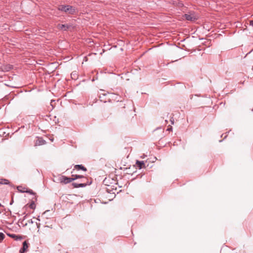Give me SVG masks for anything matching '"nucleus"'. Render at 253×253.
Instances as JSON below:
<instances>
[{
	"mask_svg": "<svg viewBox=\"0 0 253 253\" xmlns=\"http://www.w3.org/2000/svg\"><path fill=\"white\" fill-rule=\"evenodd\" d=\"M250 25H251L253 27V20H251L250 21Z\"/></svg>",
	"mask_w": 253,
	"mask_h": 253,
	"instance_id": "nucleus-17",
	"label": "nucleus"
},
{
	"mask_svg": "<svg viewBox=\"0 0 253 253\" xmlns=\"http://www.w3.org/2000/svg\"><path fill=\"white\" fill-rule=\"evenodd\" d=\"M1 206V204L0 203V207Z\"/></svg>",
	"mask_w": 253,
	"mask_h": 253,
	"instance_id": "nucleus-20",
	"label": "nucleus"
},
{
	"mask_svg": "<svg viewBox=\"0 0 253 253\" xmlns=\"http://www.w3.org/2000/svg\"><path fill=\"white\" fill-rule=\"evenodd\" d=\"M5 237L4 234L3 233H0V241H2Z\"/></svg>",
	"mask_w": 253,
	"mask_h": 253,
	"instance_id": "nucleus-14",
	"label": "nucleus"
},
{
	"mask_svg": "<svg viewBox=\"0 0 253 253\" xmlns=\"http://www.w3.org/2000/svg\"><path fill=\"white\" fill-rule=\"evenodd\" d=\"M58 10L64 12L68 14H74L76 12V9L69 5H60L58 7Z\"/></svg>",
	"mask_w": 253,
	"mask_h": 253,
	"instance_id": "nucleus-2",
	"label": "nucleus"
},
{
	"mask_svg": "<svg viewBox=\"0 0 253 253\" xmlns=\"http://www.w3.org/2000/svg\"><path fill=\"white\" fill-rule=\"evenodd\" d=\"M172 129V126H170L169 127L167 130H168V131H171Z\"/></svg>",
	"mask_w": 253,
	"mask_h": 253,
	"instance_id": "nucleus-16",
	"label": "nucleus"
},
{
	"mask_svg": "<svg viewBox=\"0 0 253 253\" xmlns=\"http://www.w3.org/2000/svg\"><path fill=\"white\" fill-rule=\"evenodd\" d=\"M72 179H73V181L78 179V178H82V181L83 183H78L77 182L72 183V185L74 188H79V187H85L87 185L90 184L88 183V180L87 178L82 175H78V174H72Z\"/></svg>",
	"mask_w": 253,
	"mask_h": 253,
	"instance_id": "nucleus-1",
	"label": "nucleus"
},
{
	"mask_svg": "<svg viewBox=\"0 0 253 253\" xmlns=\"http://www.w3.org/2000/svg\"><path fill=\"white\" fill-rule=\"evenodd\" d=\"M136 165L139 169L145 168V164L144 161H137L136 162Z\"/></svg>",
	"mask_w": 253,
	"mask_h": 253,
	"instance_id": "nucleus-9",
	"label": "nucleus"
},
{
	"mask_svg": "<svg viewBox=\"0 0 253 253\" xmlns=\"http://www.w3.org/2000/svg\"><path fill=\"white\" fill-rule=\"evenodd\" d=\"M75 170H82L84 171H87V169L85 167H84L83 165H76L74 166V169H73V171H72V173L73 172V171H74Z\"/></svg>",
	"mask_w": 253,
	"mask_h": 253,
	"instance_id": "nucleus-5",
	"label": "nucleus"
},
{
	"mask_svg": "<svg viewBox=\"0 0 253 253\" xmlns=\"http://www.w3.org/2000/svg\"><path fill=\"white\" fill-rule=\"evenodd\" d=\"M184 17L187 20L190 21H194L198 18V16L195 14L194 12H189L184 14Z\"/></svg>",
	"mask_w": 253,
	"mask_h": 253,
	"instance_id": "nucleus-3",
	"label": "nucleus"
},
{
	"mask_svg": "<svg viewBox=\"0 0 253 253\" xmlns=\"http://www.w3.org/2000/svg\"><path fill=\"white\" fill-rule=\"evenodd\" d=\"M46 143L45 141L43 140L42 138H38L37 140L36 141L35 145V146H40L45 144Z\"/></svg>",
	"mask_w": 253,
	"mask_h": 253,
	"instance_id": "nucleus-6",
	"label": "nucleus"
},
{
	"mask_svg": "<svg viewBox=\"0 0 253 253\" xmlns=\"http://www.w3.org/2000/svg\"><path fill=\"white\" fill-rule=\"evenodd\" d=\"M29 246L28 244L26 241L23 243V247L20 250V253H24L28 249Z\"/></svg>",
	"mask_w": 253,
	"mask_h": 253,
	"instance_id": "nucleus-7",
	"label": "nucleus"
},
{
	"mask_svg": "<svg viewBox=\"0 0 253 253\" xmlns=\"http://www.w3.org/2000/svg\"><path fill=\"white\" fill-rule=\"evenodd\" d=\"M70 27V25L67 24H58L57 25V28L59 30H62L64 31L67 30Z\"/></svg>",
	"mask_w": 253,
	"mask_h": 253,
	"instance_id": "nucleus-8",
	"label": "nucleus"
},
{
	"mask_svg": "<svg viewBox=\"0 0 253 253\" xmlns=\"http://www.w3.org/2000/svg\"><path fill=\"white\" fill-rule=\"evenodd\" d=\"M9 182L8 180L4 178H0V184H8Z\"/></svg>",
	"mask_w": 253,
	"mask_h": 253,
	"instance_id": "nucleus-11",
	"label": "nucleus"
},
{
	"mask_svg": "<svg viewBox=\"0 0 253 253\" xmlns=\"http://www.w3.org/2000/svg\"><path fill=\"white\" fill-rule=\"evenodd\" d=\"M252 111H253V109H252Z\"/></svg>",
	"mask_w": 253,
	"mask_h": 253,
	"instance_id": "nucleus-21",
	"label": "nucleus"
},
{
	"mask_svg": "<svg viewBox=\"0 0 253 253\" xmlns=\"http://www.w3.org/2000/svg\"><path fill=\"white\" fill-rule=\"evenodd\" d=\"M58 180L61 183L66 184L73 181L71 177H68L65 175H61Z\"/></svg>",
	"mask_w": 253,
	"mask_h": 253,
	"instance_id": "nucleus-4",
	"label": "nucleus"
},
{
	"mask_svg": "<svg viewBox=\"0 0 253 253\" xmlns=\"http://www.w3.org/2000/svg\"><path fill=\"white\" fill-rule=\"evenodd\" d=\"M25 188H23L22 187L20 188V190H25Z\"/></svg>",
	"mask_w": 253,
	"mask_h": 253,
	"instance_id": "nucleus-18",
	"label": "nucleus"
},
{
	"mask_svg": "<svg viewBox=\"0 0 253 253\" xmlns=\"http://www.w3.org/2000/svg\"><path fill=\"white\" fill-rule=\"evenodd\" d=\"M29 222H30V223H33V221H32V220H31V221H30Z\"/></svg>",
	"mask_w": 253,
	"mask_h": 253,
	"instance_id": "nucleus-19",
	"label": "nucleus"
},
{
	"mask_svg": "<svg viewBox=\"0 0 253 253\" xmlns=\"http://www.w3.org/2000/svg\"><path fill=\"white\" fill-rule=\"evenodd\" d=\"M71 195H69L68 196H63V201H64L65 202H68L67 201V200H69V199L68 198V197H71Z\"/></svg>",
	"mask_w": 253,
	"mask_h": 253,
	"instance_id": "nucleus-13",
	"label": "nucleus"
},
{
	"mask_svg": "<svg viewBox=\"0 0 253 253\" xmlns=\"http://www.w3.org/2000/svg\"><path fill=\"white\" fill-rule=\"evenodd\" d=\"M20 188H22V186H18L17 187L18 190L21 192H23V193L26 192V193H30V194H32V195L35 194V193L32 190H31V189H29L28 190H20Z\"/></svg>",
	"mask_w": 253,
	"mask_h": 253,
	"instance_id": "nucleus-10",
	"label": "nucleus"
},
{
	"mask_svg": "<svg viewBox=\"0 0 253 253\" xmlns=\"http://www.w3.org/2000/svg\"><path fill=\"white\" fill-rule=\"evenodd\" d=\"M36 204H35V202H32L29 205V207L30 208H31V209H33L34 210L35 208H36Z\"/></svg>",
	"mask_w": 253,
	"mask_h": 253,
	"instance_id": "nucleus-12",
	"label": "nucleus"
},
{
	"mask_svg": "<svg viewBox=\"0 0 253 253\" xmlns=\"http://www.w3.org/2000/svg\"><path fill=\"white\" fill-rule=\"evenodd\" d=\"M170 122H171V124H174V119H173V118H171L170 119Z\"/></svg>",
	"mask_w": 253,
	"mask_h": 253,
	"instance_id": "nucleus-15",
	"label": "nucleus"
}]
</instances>
